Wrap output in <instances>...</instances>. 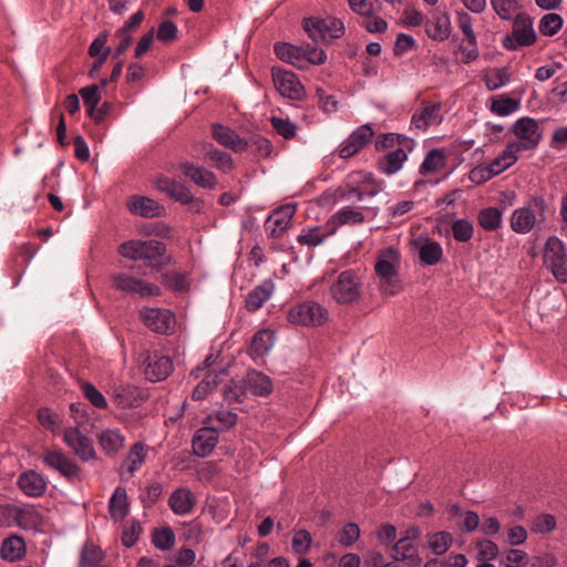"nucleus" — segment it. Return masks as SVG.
<instances>
[{
  "label": "nucleus",
  "instance_id": "obj_1",
  "mask_svg": "<svg viewBox=\"0 0 567 567\" xmlns=\"http://www.w3.org/2000/svg\"><path fill=\"white\" fill-rule=\"evenodd\" d=\"M549 205L539 195L532 196L523 206L513 210L509 225L514 233L525 235L540 230L547 223Z\"/></svg>",
  "mask_w": 567,
  "mask_h": 567
},
{
  "label": "nucleus",
  "instance_id": "obj_2",
  "mask_svg": "<svg viewBox=\"0 0 567 567\" xmlns=\"http://www.w3.org/2000/svg\"><path fill=\"white\" fill-rule=\"evenodd\" d=\"M401 255L394 247H388L378 252L374 271L379 279L378 288L384 297H393L403 290L399 277Z\"/></svg>",
  "mask_w": 567,
  "mask_h": 567
},
{
  "label": "nucleus",
  "instance_id": "obj_3",
  "mask_svg": "<svg viewBox=\"0 0 567 567\" xmlns=\"http://www.w3.org/2000/svg\"><path fill=\"white\" fill-rule=\"evenodd\" d=\"M362 278L357 270L347 269L341 271L330 286L331 298L341 306H351L361 299Z\"/></svg>",
  "mask_w": 567,
  "mask_h": 567
},
{
  "label": "nucleus",
  "instance_id": "obj_4",
  "mask_svg": "<svg viewBox=\"0 0 567 567\" xmlns=\"http://www.w3.org/2000/svg\"><path fill=\"white\" fill-rule=\"evenodd\" d=\"M276 55L284 62L290 63L298 69H307L309 64H322L327 60L324 51L310 45L297 47L290 43L275 44Z\"/></svg>",
  "mask_w": 567,
  "mask_h": 567
},
{
  "label": "nucleus",
  "instance_id": "obj_5",
  "mask_svg": "<svg viewBox=\"0 0 567 567\" xmlns=\"http://www.w3.org/2000/svg\"><path fill=\"white\" fill-rule=\"evenodd\" d=\"M329 317L328 310L319 302L307 300L297 303L287 312V320L295 326L319 327L322 326Z\"/></svg>",
  "mask_w": 567,
  "mask_h": 567
},
{
  "label": "nucleus",
  "instance_id": "obj_6",
  "mask_svg": "<svg viewBox=\"0 0 567 567\" xmlns=\"http://www.w3.org/2000/svg\"><path fill=\"white\" fill-rule=\"evenodd\" d=\"M543 261L556 280L561 284L567 282L566 248L563 240L557 236H550L547 238L543 251Z\"/></svg>",
  "mask_w": 567,
  "mask_h": 567
},
{
  "label": "nucleus",
  "instance_id": "obj_7",
  "mask_svg": "<svg viewBox=\"0 0 567 567\" xmlns=\"http://www.w3.org/2000/svg\"><path fill=\"white\" fill-rule=\"evenodd\" d=\"M303 29L316 42H329L344 33L343 22L333 17L326 19L307 18L303 20Z\"/></svg>",
  "mask_w": 567,
  "mask_h": 567
},
{
  "label": "nucleus",
  "instance_id": "obj_8",
  "mask_svg": "<svg viewBox=\"0 0 567 567\" xmlns=\"http://www.w3.org/2000/svg\"><path fill=\"white\" fill-rule=\"evenodd\" d=\"M166 251L164 243L150 239V240H130L123 243L118 247V252L132 260H155L162 257Z\"/></svg>",
  "mask_w": 567,
  "mask_h": 567
},
{
  "label": "nucleus",
  "instance_id": "obj_9",
  "mask_svg": "<svg viewBox=\"0 0 567 567\" xmlns=\"http://www.w3.org/2000/svg\"><path fill=\"white\" fill-rule=\"evenodd\" d=\"M536 41L532 19L526 14H517L511 34L503 38V45L508 50L532 45Z\"/></svg>",
  "mask_w": 567,
  "mask_h": 567
},
{
  "label": "nucleus",
  "instance_id": "obj_10",
  "mask_svg": "<svg viewBox=\"0 0 567 567\" xmlns=\"http://www.w3.org/2000/svg\"><path fill=\"white\" fill-rule=\"evenodd\" d=\"M112 287L121 292L128 295H138L141 297L158 296L161 289L158 286L146 282L128 274H114L111 277Z\"/></svg>",
  "mask_w": 567,
  "mask_h": 567
},
{
  "label": "nucleus",
  "instance_id": "obj_11",
  "mask_svg": "<svg viewBox=\"0 0 567 567\" xmlns=\"http://www.w3.org/2000/svg\"><path fill=\"white\" fill-rule=\"evenodd\" d=\"M513 133L518 141L511 142L509 144H516L518 146V152L536 148L543 136L538 122L527 116L522 117L514 123Z\"/></svg>",
  "mask_w": 567,
  "mask_h": 567
},
{
  "label": "nucleus",
  "instance_id": "obj_12",
  "mask_svg": "<svg viewBox=\"0 0 567 567\" xmlns=\"http://www.w3.org/2000/svg\"><path fill=\"white\" fill-rule=\"evenodd\" d=\"M421 537V530L417 526H411L406 529L405 535L401 537L392 548V557L394 560H409L411 565L419 566L422 561L415 542Z\"/></svg>",
  "mask_w": 567,
  "mask_h": 567
},
{
  "label": "nucleus",
  "instance_id": "obj_13",
  "mask_svg": "<svg viewBox=\"0 0 567 567\" xmlns=\"http://www.w3.org/2000/svg\"><path fill=\"white\" fill-rule=\"evenodd\" d=\"M271 75L276 90L284 97L295 101H299L303 97V85L300 83L299 79L293 72L284 70L281 68H272Z\"/></svg>",
  "mask_w": 567,
  "mask_h": 567
},
{
  "label": "nucleus",
  "instance_id": "obj_14",
  "mask_svg": "<svg viewBox=\"0 0 567 567\" xmlns=\"http://www.w3.org/2000/svg\"><path fill=\"white\" fill-rule=\"evenodd\" d=\"M156 188L167 194L171 198L176 202H179L184 205L194 204V209L199 212L203 207V202L195 199L190 189L177 181L166 177L159 176L155 179Z\"/></svg>",
  "mask_w": 567,
  "mask_h": 567
},
{
  "label": "nucleus",
  "instance_id": "obj_15",
  "mask_svg": "<svg viewBox=\"0 0 567 567\" xmlns=\"http://www.w3.org/2000/svg\"><path fill=\"white\" fill-rule=\"evenodd\" d=\"M63 442L83 462H89L96 457L91 440L75 426L64 430Z\"/></svg>",
  "mask_w": 567,
  "mask_h": 567
},
{
  "label": "nucleus",
  "instance_id": "obj_16",
  "mask_svg": "<svg viewBox=\"0 0 567 567\" xmlns=\"http://www.w3.org/2000/svg\"><path fill=\"white\" fill-rule=\"evenodd\" d=\"M441 103L422 102L411 118V128L425 132L430 126L440 125L443 121Z\"/></svg>",
  "mask_w": 567,
  "mask_h": 567
},
{
  "label": "nucleus",
  "instance_id": "obj_17",
  "mask_svg": "<svg viewBox=\"0 0 567 567\" xmlns=\"http://www.w3.org/2000/svg\"><path fill=\"white\" fill-rule=\"evenodd\" d=\"M42 461L48 467L59 472L69 480L78 476L81 471L79 465L61 450H45L42 454Z\"/></svg>",
  "mask_w": 567,
  "mask_h": 567
},
{
  "label": "nucleus",
  "instance_id": "obj_18",
  "mask_svg": "<svg viewBox=\"0 0 567 567\" xmlns=\"http://www.w3.org/2000/svg\"><path fill=\"white\" fill-rule=\"evenodd\" d=\"M374 135V131L370 124L359 126L349 137L341 144L339 155L342 158H349L362 150Z\"/></svg>",
  "mask_w": 567,
  "mask_h": 567
},
{
  "label": "nucleus",
  "instance_id": "obj_19",
  "mask_svg": "<svg viewBox=\"0 0 567 567\" xmlns=\"http://www.w3.org/2000/svg\"><path fill=\"white\" fill-rule=\"evenodd\" d=\"M179 171L185 177L202 188L214 189L218 184L217 176L214 172L192 162H182L179 164Z\"/></svg>",
  "mask_w": 567,
  "mask_h": 567
},
{
  "label": "nucleus",
  "instance_id": "obj_20",
  "mask_svg": "<svg viewBox=\"0 0 567 567\" xmlns=\"http://www.w3.org/2000/svg\"><path fill=\"white\" fill-rule=\"evenodd\" d=\"M295 213L296 207L293 205H286L276 209L265 223L266 231L274 238L282 236L290 227Z\"/></svg>",
  "mask_w": 567,
  "mask_h": 567
},
{
  "label": "nucleus",
  "instance_id": "obj_21",
  "mask_svg": "<svg viewBox=\"0 0 567 567\" xmlns=\"http://www.w3.org/2000/svg\"><path fill=\"white\" fill-rule=\"evenodd\" d=\"M140 317L146 327L157 333H166L174 321V316L169 310L158 308L142 309Z\"/></svg>",
  "mask_w": 567,
  "mask_h": 567
},
{
  "label": "nucleus",
  "instance_id": "obj_22",
  "mask_svg": "<svg viewBox=\"0 0 567 567\" xmlns=\"http://www.w3.org/2000/svg\"><path fill=\"white\" fill-rule=\"evenodd\" d=\"M364 214L352 206H344L336 212L326 223L324 227L328 230L329 235H332L337 231V229L341 226L350 225H359L364 221Z\"/></svg>",
  "mask_w": 567,
  "mask_h": 567
},
{
  "label": "nucleus",
  "instance_id": "obj_23",
  "mask_svg": "<svg viewBox=\"0 0 567 567\" xmlns=\"http://www.w3.org/2000/svg\"><path fill=\"white\" fill-rule=\"evenodd\" d=\"M128 209L133 215L145 218L159 217L165 208L156 200L145 196H132L127 203Z\"/></svg>",
  "mask_w": 567,
  "mask_h": 567
},
{
  "label": "nucleus",
  "instance_id": "obj_24",
  "mask_svg": "<svg viewBox=\"0 0 567 567\" xmlns=\"http://www.w3.org/2000/svg\"><path fill=\"white\" fill-rule=\"evenodd\" d=\"M148 363L145 369L146 378L152 382L165 380L173 371V361L167 355L154 353L148 355Z\"/></svg>",
  "mask_w": 567,
  "mask_h": 567
},
{
  "label": "nucleus",
  "instance_id": "obj_25",
  "mask_svg": "<svg viewBox=\"0 0 567 567\" xmlns=\"http://www.w3.org/2000/svg\"><path fill=\"white\" fill-rule=\"evenodd\" d=\"M20 489L30 497H40L47 491V480L35 471H27L19 476Z\"/></svg>",
  "mask_w": 567,
  "mask_h": 567
},
{
  "label": "nucleus",
  "instance_id": "obj_26",
  "mask_svg": "<svg viewBox=\"0 0 567 567\" xmlns=\"http://www.w3.org/2000/svg\"><path fill=\"white\" fill-rule=\"evenodd\" d=\"M218 442V430L213 427L199 429L193 439V450L197 456L206 457Z\"/></svg>",
  "mask_w": 567,
  "mask_h": 567
},
{
  "label": "nucleus",
  "instance_id": "obj_27",
  "mask_svg": "<svg viewBox=\"0 0 567 567\" xmlns=\"http://www.w3.org/2000/svg\"><path fill=\"white\" fill-rule=\"evenodd\" d=\"M213 137L224 147L230 148L234 152H244L248 148V142L241 138L231 128L215 124L213 126Z\"/></svg>",
  "mask_w": 567,
  "mask_h": 567
},
{
  "label": "nucleus",
  "instance_id": "obj_28",
  "mask_svg": "<svg viewBox=\"0 0 567 567\" xmlns=\"http://www.w3.org/2000/svg\"><path fill=\"white\" fill-rule=\"evenodd\" d=\"M196 504L194 493L187 487L175 489L168 499L171 509L177 515H186L190 513Z\"/></svg>",
  "mask_w": 567,
  "mask_h": 567
},
{
  "label": "nucleus",
  "instance_id": "obj_29",
  "mask_svg": "<svg viewBox=\"0 0 567 567\" xmlns=\"http://www.w3.org/2000/svg\"><path fill=\"white\" fill-rule=\"evenodd\" d=\"M244 383L245 391L254 395L266 396L272 391V382L270 378L262 372H248Z\"/></svg>",
  "mask_w": 567,
  "mask_h": 567
},
{
  "label": "nucleus",
  "instance_id": "obj_30",
  "mask_svg": "<svg viewBox=\"0 0 567 567\" xmlns=\"http://www.w3.org/2000/svg\"><path fill=\"white\" fill-rule=\"evenodd\" d=\"M275 285L271 280H265L259 286L255 287L246 298V308L250 312L260 309L272 296Z\"/></svg>",
  "mask_w": 567,
  "mask_h": 567
},
{
  "label": "nucleus",
  "instance_id": "obj_31",
  "mask_svg": "<svg viewBox=\"0 0 567 567\" xmlns=\"http://www.w3.org/2000/svg\"><path fill=\"white\" fill-rule=\"evenodd\" d=\"M426 34L435 41H444L451 34V21L446 13H436L425 23Z\"/></svg>",
  "mask_w": 567,
  "mask_h": 567
},
{
  "label": "nucleus",
  "instance_id": "obj_32",
  "mask_svg": "<svg viewBox=\"0 0 567 567\" xmlns=\"http://www.w3.org/2000/svg\"><path fill=\"white\" fill-rule=\"evenodd\" d=\"M130 504L127 501L126 489L122 486H117L110 499L109 512L115 522L122 520L128 514Z\"/></svg>",
  "mask_w": 567,
  "mask_h": 567
},
{
  "label": "nucleus",
  "instance_id": "obj_33",
  "mask_svg": "<svg viewBox=\"0 0 567 567\" xmlns=\"http://www.w3.org/2000/svg\"><path fill=\"white\" fill-rule=\"evenodd\" d=\"M518 146L516 144H507L504 151L488 164L493 175L497 176L513 166L518 159Z\"/></svg>",
  "mask_w": 567,
  "mask_h": 567
},
{
  "label": "nucleus",
  "instance_id": "obj_34",
  "mask_svg": "<svg viewBox=\"0 0 567 567\" xmlns=\"http://www.w3.org/2000/svg\"><path fill=\"white\" fill-rule=\"evenodd\" d=\"M16 520L24 529H38L43 524V517L32 505H25L17 508Z\"/></svg>",
  "mask_w": 567,
  "mask_h": 567
},
{
  "label": "nucleus",
  "instance_id": "obj_35",
  "mask_svg": "<svg viewBox=\"0 0 567 567\" xmlns=\"http://www.w3.org/2000/svg\"><path fill=\"white\" fill-rule=\"evenodd\" d=\"M103 451L109 454H115L124 446L125 437L118 430L106 429L97 436Z\"/></svg>",
  "mask_w": 567,
  "mask_h": 567
},
{
  "label": "nucleus",
  "instance_id": "obj_36",
  "mask_svg": "<svg viewBox=\"0 0 567 567\" xmlns=\"http://www.w3.org/2000/svg\"><path fill=\"white\" fill-rule=\"evenodd\" d=\"M408 155L401 147L388 153L382 159L379 161V168L382 173L392 175L402 168L403 163L406 161Z\"/></svg>",
  "mask_w": 567,
  "mask_h": 567
},
{
  "label": "nucleus",
  "instance_id": "obj_37",
  "mask_svg": "<svg viewBox=\"0 0 567 567\" xmlns=\"http://www.w3.org/2000/svg\"><path fill=\"white\" fill-rule=\"evenodd\" d=\"M274 332L268 329L258 331L251 341L250 352L254 357H264L274 346Z\"/></svg>",
  "mask_w": 567,
  "mask_h": 567
},
{
  "label": "nucleus",
  "instance_id": "obj_38",
  "mask_svg": "<svg viewBox=\"0 0 567 567\" xmlns=\"http://www.w3.org/2000/svg\"><path fill=\"white\" fill-rule=\"evenodd\" d=\"M443 256L441 245L432 239H424L419 249V257L425 265H436Z\"/></svg>",
  "mask_w": 567,
  "mask_h": 567
},
{
  "label": "nucleus",
  "instance_id": "obj_39",
  "mask_svg": "<svg viewBox=\"0 0 567 567\" xmlns=\"http://www.w3.org/2000/svg\"><path fill=\"white\" fill-rule=\"evenodd\" d=\"M25 544L23 538L12 536L2 542L1 557L9 561H14L23 556Z\"/></svg>",
  "mask_w": 567,
  "mask_h": 567
},
{
  "label": "nucleus",
  "instance_id": "obj_40",
  "mask_svg": "<svg viewBox=\"0 0 567 567\" xmlns=\"http://www.w3.org/2000/svg\"><path fill=\"white\" fill-rule=\"evenodd\" d=\"M454 542L453 535L449 532H436L427 535V546L433 555L445 554Z\"/></svg>",
  "mask_w": 567,
  "mask_h": 567
},
{
  "label": "nucleus",
  "instance_id": "obj_41",
  "mask_svg": "<svg viewBox=\"0 0 567 567\" xmlns=\"http://www.w3.org/2000/svg\"><path fill=\"white\" fill-rule=\"evenodd\" d=\"M503 214L498 208L487 207L477 215L480 226L487 231H494L502 225Z\"/></svg>",
  "mask_w": 567,
  "mask_h": 567
},
{
  "label": "nucleus",
  "instance_id": "obj_42",
  "mask_svg": "<svg viewBox=\"0 0 567 567\" xmlns=\"http://www.w3.org/2000/svg\"><path fill=\"white\" fill-rule=\"evenodd\" d=\"M445 164H446V157H445L444 152L442 150H437V148L431 150L426 154L423 163L421 164L420 173L422 175L436 173L440 169H442L445 166Z\"/></svg>",
  "mask_w": 567,
  "mask_h": 567
},
{
  "label": "nucleus",
  "instance_id": "obj_43",
  "mask_svg": "<svg viewBox=\"0 0 567 567\" xmlns=\"http://www.w3.org/2000/svg\"><path fill=\"white\" fill-rule=\"evenodd\" d=\"M312 546V536L306 529H295L291 540V550L297 556L307 555Z\"/></svg>",
  "mask_w": 567,
  "mask_h": 567
},
{
  "label": "nucleus",
  "instance_id": "obj_44",
  "mask_svg": "<svg viewBox=\"0 0 567 567\" xmlns=\"http://www.w3.org/2000/svg\"><path fill=\"white\" fill-rule=\"evenodd\" d=\"M476 557L480 561H491L499 554V548L496 543L488 538L477 539L474 544Z\"/></svg>",
  "mask_w": 567,
  "mask_h": 567
},
{
  "label": "nucleus",
  "instance_id": "obj_45",
  "mask_svg": "<svg viewBox=\"0 0 567 567\" xmlns=\"http://www.w3.org/2000/svg\"><path fill=\"white\" fill-rule=\"evenodd\" d=\"M205 158L213 162L217 169L223 173H229L234 169V161L231 156L223 151L213 146L206 152Z\"/></svg>",
  "mask_w": 567,
  "mask_h": 567
},
{
  "label": "nucleus",
  "instance_id": "obj_46",
  "mask_svg": "<svg viewBox=\"0 0 567 567\" xmlns=\"http://www.w3.org/2000/svg\"><path fill=\"white\" fill-rule=\"evenodd\" d=\"M451 231L456 241L467 243L474 235V226L468 219L460 218L452 223Z\"/></svg>",
  "mask_w": 567,
  "mask_h": 567
},
{
  "label": "nucleus",
  "instance_id": "obj_47",
  "mask_svg": "<svg viewBox=\"0 0 567 567\" xmlns=\"http://www.w3.org/2000/svg\"><path fill=\"white\" fill-rule=\"evenodd\" d=\"M103 559V551L92 543H86L81 551L80 567H97Z\"/></svg>",
  "mask_w": 567,
  "mask_h": 567
},
{
  "label": "nucleus",
  "instance_id": "obj_48",
  "mask_svg": "<svg viewBox=\"0 0 567 567\" xmlns=\"http://www.w3.org/2000/svg\"><path fill=\"white\" fill-rule=\"evenodd\" d=\"M519 107V102L506 95H501L498 99L493 100L491 111L498 116H507L516 112Z\"/></svg>",
  "mask_w": 567,
  "mask_h": 567
},
{
  "label": "nucleus",
  "instance_id": "obj_49",
  "mask_svg": "<svg viewBox=\"0 0 567 567\" xmlns=\"http://www.w3.org/2000/svg\"><path fill=\"white\" fill-rule=\"evenodd\" d=\"M509 73L505 68L493 69L484 75V82L489 91H495L509 82Z\"/></svg>",
  "mask_w": 567,
  "mask_h": 567
},
{
  "label": "nucleus",
  "instance_id": "obj_50",
  "mask_svg": "<svg viewBox=\"0 0 567 567\" xmlns=\"http://www.w3.org/2000/svg\"><path fill=\"white\" fill-rule=\"evenodd\" d=\"M146 457V446L138 442L135 443L126 456L127 470L131 474L135 473L144 463Z\"/></svg>",
  "mask_w": 567,
  "mask_h": 567
},
{
  "label": "nucleus",
  "instance_id": "obj_51",
  "mask_svg": "<svg viewBox=\"0 0 567 567\" xmlns=\"http://www.w3.org/2000/svg\"><path fill=\"white\" fill-rule=\"evenodd\" d=\"M556 525L557 522L554 515L543 513L533 519L530 530L534 534H548L556 528Z\"/></svg>",
  "mask_w": 567,
  "mask_h": 567
},
{
  "label": "nucleus",
  "instance_id": "obj_52",
  "mask_svg": "<svg viewBox=\"0 0 567 567\" xmlns=\"http://www.w3.org/2000/svg\"><path fill=\"white\" fill-rule=\"evenodd\" d=\"M100 86L96 84L84 86L80 89L79 94L81 95L83 103L86 107L87 114L95 112L101 101V94L99 93Z\"/></svg>",
  "mask_w": 567,
  "mask_h": 567
},
{
  "label": "nucleus",
  "instance_id": "obj_53",
  "mask_svg": "<svg viewBox=\"0 0 567 567\" xmlns=\"http://www.w3.org/2000/svg\"><path fill=\"white\" fill-rule=\"evenodd\" d=\"M563 27V18L557 13H547L539 21V32L544 35H554Z\"/></svg>",
  "mask_w": 567,
  "mask_h": 567
},
{
  "label": "nucleus",
  "instance_id": "obj_54",
  "mask_svg": "<svg viewBox=\"0 0 567 567\" xmlns=\"http://www.w3.org/2000/svg\"><path fill=\"white\" fill-rule=\"evenodd\" d=\"M528 563V555L526 551L515 548H509L503 553L501 565L505 567H523Z\"/></svg>",
  "mask_w": 567,
  "mask_h": 567
},
{
  "label": "nucleus",
  "instance_id": "obj_55",
  "mask_svg": "<svg viewBox=\"0 0 567 567\" xmlns=\"http://www.w3.org/2000/svg\"><path fill=\"white\" fill-rule=\"evenodd\" d=\"M175 543L174 532L169 527L155 529L153 533V544L161 550L171 549Z\"/></svg>",
  "mask_w": 567,
  "mask_h": 567
},
{
  "label": "nucleus",
  "instance_id": "obj_56",
  "mask_svg": "<svg viewBox=\"0 0 567 567\" xmlns=\"http://www.w3.org/2000/svg\"><path fill=\"white\" fill-rule=\"evenodd\" d=\"M114 402L123 408H131L135 403L134 389L130 385H120L113 390Z\"/></svg>",
  "mask_w": 567,
  "mask_h": 567
},
{
  "label": "nucleus",
  "instance_id": "obj_57",
  "mask_svg": "<svg viewBox=\"0 0 567 567\" xmlns=\"http://www.w3.org/2000/svg\"><path fill=\"white\" fill-rule=\"evenodd\" d=\"M360 527L355 523H348L342 527L338 542L343 547H350L360 538Z\"/></svg>",
  "mask_w": 567,
  "mask_h": 567
},
{
  "label": "nucleus",
  "instance_id": "obj_58",
  "mask_svg": "<svg viewBox=\"0 0 567 567\" xmlns=\"http://www.w3.org/2000/svg\"><path fill=\"white\" fill-rule=\"evenodd\" d=\"M84 396L97 409H106L107 401L100 390L92 383L85 382L81 385Z\"/></svg>",
  "mask_w": 567,
  "mask_h": 567
},
{
  "label": "nucleus",
  "instance_id": "obj_59",
  "mask_svg": "<svg viewBox=\"0 0 567 567\" xmlns=\"http://www.w3.org/2000/svg\"><path fill=\"white\" fill-rule=\"evenodd\" d=\"M491 4L499 18L511 19L518 10L516 0H491Z\"/></svg>",
  "mask_w": 567,
  "mask_h": 567
},
{
  "label": "nucleus",
  "instance_id": "obj_60",
  "mask_svg": "<svg viewBox=\"0 0 567 567\" xmlns=\"http://www.w3.org/2000/svg\"><path fill=\"white\" fill-rule=\"evenodd\" d=\"M218 384V374L209 373L193 391L192 398L195 401H199L206 398V395Z\"/></svg>",
  "mask_w": 567,
  "mask_h": 567
},
{
  "label": "nucleus",
  "instance_id": "obj_61",
  "mask_svg": "<svg viewBox=\"0 0 567 567\" xmlns=\"http://www.w3.org/2000/svg\"><path fill=\"white\" fill-rule=\"evenodd\" d=\"M182 536L185 538V540L192 544H199L204 538V530L200 522L192 520L187 524H184Z\"/></svg>",
  "mask_w": 567,
  "mask_h": 567
},
{
  "label": "nucleus",
  "instance_id": "obj_62",
  "mask_svg": "<svg viewBox=\"0 0 567 567\" xmlns=\"http://www.w3.org/2000/svg\"><path fill=\"white\" fill-rule=\"evenodd\" d=\"M270 122L274 130L286 140H290L296 136L297 127L288 118L272 116Z\"/></svg>",
  "mask_w": 567,
  "mask_h": 567
},
{
  "label": "nucleus",
  "instance_id": "obj_63",
  "mask_svg": "<svg viewBox=\"0 0 567 567\" xmlns=\"http://www.w3.org/2000/svg\"><path fill=\"white\" fill-rule=\"evenodd\" d=\"M458 53L461 55L460 59L463 63H470L476 60L478 56L476 37H474L473 39L466 38L465 41H462L458 47Z\"/></svg>",
  "mask_w": 567,
  "mask_h": 567
},
{
  "label": "nucleus",
  "instance_id": "obj_64",
  "mask_svg": "<svg viewBox=\"0 0 567 567\" xmlns=\"http://www.w3.org/2000/svg\"><path fill=\"white\" fill-rule=\"evenodd\" d=\"M528 538L527 529L522 525H511L506 532V543L514 547L525 544Z\"/></svg>",
  "mask_w": 567,
  "mask_h": 567
}]
</instances>
